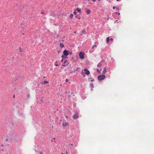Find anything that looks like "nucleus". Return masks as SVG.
<instances>
[{"instance_id": "37", "label": "nucleus", "mask_w": 154, "mask_h": 154, "mask_svg": "<svg viewBox=\"0 0 154 154\" xmlns=\"http://www.w3.org/2000/svg\"><path fill=\"white\" fill-rule=\"evenodd\" d=\"M72 54V52H71V53H69V54Z\"/></svg>"}, {"instance_id": "41", "label": "nucleus", "mask_w": 154, "mask_h": 154, "mask_svg": "<svg viewBox=\"0 0 154 154\" xmlns=\"http://www.w3.org/2000/svg\"><path fill=\"white\" fill-rule=\"evenodd\" d=\"M42 103V102H39V103H40V104H41V103Z\"/></svg>"}, {"instance_id": "45", "label": "nucleus", "mask_w": 154, "mask_h": 154, "mask_svg": "<svg viewBox=\"0 0 154 154\" xmlns=\"http://www.w3.org/2000/svg\"><path fill=\"white\" fill-rule=\"evenodd\" d=\"M80 17H79V18H78V19H80Z\"/></svg>"}, {"instance_id": "39", "label": "nucleus", "mask_w": 154, "mask_h": 154, "mask_svg": "<svg viewBox=\"0 0 154 154\" xmlns=\"http://www.w3.org/2000/svg\"><path fill=\"white\" fill-rule=\"evenodd\" d=\"M96 1V0H93V2H95V1Z\"/></svg>"}, {"instance_id": "32", "label": "nucleus", "mask_w": 154, "mask_h": 154, "mask_svg": "<svg viewBox=\"0 0 154 154\" xmlns=\"http://www.w3.org/2000/svg\"><path fill=\"white\" fill-rule=\"evenodd\" d=\"M65 117L66 119H68V116H65Z\"/></svg>"}, {"instance_id": "5", "label": "nucleus", "mask_w": 154, "mask_h": 154, "mask_svg": "<svg viewBox=\"0 0 154 154\" xmlns=\"http://www.w3.org/2000/svg\"><path fill=\"white\" fill-rule=\"evenodd\" d=\"M63 54L64 55H65L66 56L68 55V51H67L66 50H65L63 51Z\"/></svg>"}, {"instance_id": "49", "label": "nucleus", "mask_w": 154, "mask_h": 154, "mask_svg": "<svg viewBox=\"0 0 154 154\" xmlns=\"http://www.w3.org/2000/svg\"><path fill=\"white\" fill-rule=\"evenodd\" d=\"M87 1H88L89 2L90 1V0H87Z\"/></svg>"}, {"instance_id": "1", "label": "nucleus", "mask_w": 154, "mask_h": 154, "mask_svg": "<svg viewBox=\"0 0 154 154\" xmlns=\"http://www.w3.org/2000/svg\"><path fill=\"white\" fill-rule=\"evenodd\" d=\"M13 138V135H9L7 138H3L0 140V146L3 147L2 149H0V150L4 151L11 142Z\"/></svg>"}, {"instance_id": "7", "label": "nucleus", "mask_w": 154, "mask_h": 154, "mask_svg": "<svg viewBox=\"0 0 154 154\" xmlns=\"http://www.w3.org/2000/svg\"><path fill=\"white\" fill-rule=\"evenodd\" d=\"M69 123L68 122H66L65 123H63L62 124V125L64 127H65L66 126H69Z\"/></svg>"}, {"instance_id": "36", "label": "nucleus", "mask_w": 154, "mask_h": 154, "mask_svg": "<svg viewBox=\"0 0 154 154\" xmlns=\"http://www.w3.org/2000/svg\"><path fill=\"white\" fill-rule=\"evenodd\" d=\"M63 59H62L61 60V62H62L63 61Z\"/></svg>"}, {"instance_id": "15", "label": "nucleus", "mask_w": 154, "mask_h": 154, "mask_svg": "<svg viewBox=\"0 0 154 154\" xmlns=\"http://www.w3.org/2000/svg\"><path fill=\"white\" fill-rule=\"evenodd\" d=\"M110 40L109 38V37H107L106 38V42L108 43L109 42V41Z\"/></svg>"}, {"instance_id": "51", "label": "nucleus", "mask_w": 154, "mask_h": 154, "mask_svg": "<svg viewBox=\"0 0 154 154\" xmlns=\"http://www.w3.org/2000/svg\"><path fill=\"white\" fill-rule=\"evenodd\" d=\"M76 32L75 31V32H74V33H75Z\"/></svg>"}, {"instance_id": "52", "label": "nucleus", "mask_w": 154, "mask_h": 154, "mask_svg": "<svg viewBox=\"0 0 154 154\" xmlns=\"http://www.w3.org/2000/svg\"><path fill=\"white\" fill-rule=\"evenodd\" d=\"M43 78H45V76H44V77H43Z\"/></svg>"}, {"instance_id": "30", "label": "nucleus", "mask_w": 154, "mask_h": 154, "mask_svg": "<svg viewBox=\"0 0 154 154\" xmlns=\"http://www.w3.org/2000/svg\"><path fill=\"white\" fill-rule=\"evenodd\" d=\"M41 14H44V12H43V11H42L41 12Z\"/></svg>"}, {"instance_id": "11", "label": "nucleus", "mask_w": 154, "mask_h": 154, "mask_svg": "<svg viewBox=\"0 0 154 154\" xmlns=\"http://www.w3.org/2000/svg\"><path fill=\"white\" fill-rule=\"evenodd\" d=\"M91 12V11L89 9H88L86 11V13L87 14H89Z\"/></svg>"}, {"instance_id": "35", "label": "nucleus", "mask_w": 154, "mask_h": 154, "mask_svg": "<svg viewBox=\"0 0 154 154\" xmlns=\"http://www.w3.org/2000/svg\"><path fill=\"white\" fill-rule=\"evenodd\" d=\"M17 79L16 78H15V79H14V80H15V81H16L17 80Z\"/></svg>"}, {"instance_id": "12", "label": "nucleus", "mask_w": 154, "mask_h": 154, "mask_svg": "<svg viewBox=\"0 0 154 154\" xmlns=\"http://www.w3.org/2000/svg\"><path fill=\"white\" fill-rule=\"evenodd\" d=\"M60 47H61L62 48L64 46L63 44L61 43L60 44Z\"/></svg>"}, {"instance_id": "26", "label": "nucleus", "mask_w": 154, "mask_h": 154, "mask_svg": "<svg viewBox=\"0 0 154 154\" xmlns=\"http://www.w3.org/2000/svg\"><path fill=\"white\" fill-rule=\"evenodd\" d=\"M110 40L112 42L113 41V39L112 38H111L110 39Z\"/></svg>"}, {"instance_id": "23", "label": "nucleus", "mask_w": 154, "mask_h": 154, "mask_svg": "<svg viewBox=\"0 0 154 154\" xmlns=\"http://www.w3.org/2000/svg\"><path fill=\"white\" fill-rule=\"evenodd\" d=\"M80 68L78 67L76 68V69L75 70H74L73 71L74 72H75L76 70H78Z\"/></svg>"}, {"instance_id": "10", "label": "nucleus", "mask_w": 154, "mask_h": 154, "mask_svg": "<svg viewBox=\"0 0 154 154\" xmlns=\"http://www.w3.org/2000/svg\"><path fill=\"white\" fill-rule=\"evenodd\" d=\"M48 83H49L48 82L46 81H43V82L42 83V84L45 85V84Z\"/></svg>"}, {"instance_id": "28", "label": "nucleus", "mask_w": 154, "mask_h": 154, "mask_svg": "<svg viewBox=\"0 0 154 154\" xmlns=\"http://www.w3.org/2000/svg\"><path fill=\"white\" fill-rule=\"evenodd\" d=\"M68 79H66V80H65V82H68Z\"/></svg>"}, {"instance_id": "8", "label": "nucleus", "mask_w": 154, "mask_h": 154, "mask_svg": "<svg viewBox=\"0 0 154 154\" xmlns=\"http://www.w3.org/2000/svg\"><path fill=\"white\" fill-rule=\"evenodd\" d=\"M89 86L90 88H91V90H92V89L94 88V85L92 83H91L90 84Z\"/></svg>"}, {"instance_id": "50", "label": "nucleus", "mask_w": 154, "mask_h": 154, "mask_svg": "<svg viewBox=\"0 0 154 154\" xmlns=\"http://www.w3.org/2000/svg\"><path fill=\"white\" fill-rule=\"evenodd\" d=\"M54 140H55V138H54V139H53Z\"/></svg>"}, {"instance_id": "47", "label": "nucleus", "mask_w": 154, "mask_h": 154, "mask_svg": "<svg viewBox=\"0 0 154 154\" xmlns=\"http://www.w3.org/2000/svg\"><path fill=\"white\" fill-rule=\"evenodd\" d=\"M73 145V144H71V145L72 146V145Z\"/></svg>"}, {"instance_id": "3", "label": "nucleus", "mask_w": 154, "mask_h": 154, "mask_svg": "<svg viewBox=\"0 0 154 154\" xmlns=\"http://www.w3.org/2000/svg\"><path fill=\"white\" fill-rule=\"evenodd\" d=\"M84 53L82 52H80L79 53V56L80 58L83 59L84 58Z\"/></svg>"}, {"instance_id": "6", "label": "nucleus", "mask_w": 154, "mask_h": 154, "mask_svg": "<svg viewBox=\"0 0 154 154\" xmlns=\"http://www.w3.org/2000/svg\"><path fill=\"white\" fill-rule=\"evenodd\" d=\"M79 117L78 114L77 113L73 116V118L74 119H75Z\"/></svg>"}, {"instance_id": "21", "label": "nucleus", "mask_w": 154, "mask_h": 154, "mask_svg": "<svg viewBox=\"0 0 154 154\" xmlns=\"http://www.w3.org/2000/svg\"><path fill=\"white\" fill-rule=\"evenodd\" d=\"M82 75H83L84 76V77L85 76V75L84 74V72L83 71H82Z\"/></svg>"}, {"instance_id": "22", "label": "nucleus", "mask_w": 154, "mask_h": 154, "mask_svg": "<svg viewBox=\"0 0 154 154\" xmlns=\"http://www.w3.org/2000/svg\"><path fill=\"white\" fill-rule=\"evenodd\" d=\"M82 75H83L84 76V77L85 76V75L84 74V72L83 71H82Z\"/></svg>"}, {"instance_id": "33", "label": "nucleus", "mask_w": 154, "mask_h": 154, "mask_svg": "<svg viewBox=\"0 0 154 154\" xmlns=\"http://www.w3.org/2000/svg\"><path fill=\"white\" fill-rule=\"evenodd\" d=\"M116 8V7L115 6H113L112 7V8L113 9H115Z\"/></svg>"}, {"instance_id": "24", "label": "nucleus", "mask_w": 154, "mask_h": 154, "mask_svg": "<svg viewBox=\"0 0 154 154\" xmlns=\"http://www.w3.org/2000/svg\"><path fill=\"white\" fill-rule=\"evenodd\" d=\"M58 64L57 63V62H56V63L55 64V66H58Z\"/></svg>"}, {"instance_id": "46", "label": "nucleus", "mask_w": 154, "mask_h": 154, "mask_svg": "<svg viewBox=\"0 0 154 154\" xmlns=\"http://www.w3.org/2000/svg\"><path fill=\"white\" fill-rule=\"evenodd\" d=\"M66 62V61H65V60L64 61V63H65Z\"/></svg>"}, {"instance_id": "54", "label": "nucleus", "mask_w": 154, "mask_h": 154, "mask_svg": "<svg viewBox=\"0 0 154 154\" xmlns=\"http://www.w3.org/2000/svg\"><path fill=\"white\" fill-rule=\"evenodd\" d=\"M61 154H63V153H62Z\"/></svg>"}, {"instance_id": "48", "label": "nucleus", "mask_w": 154, "mask_h": 154, "mask_svg": "<svg viewBox=\"0 0 154 154\" xmlns=\"http://www.w3.org/2000/svg\"><path fill=\"white\" fill-rule=\"evenodd\" d=\"M117 1H119V0H116Z\"/></svg>"}, {"instance_id": "34", "label": "nucleus", "mask_w": 154, "mask_h": 154, "mask_svg": "<svg viewBox=\"0 0 154 154\" xmlns=\"http://www.w3.org/2000/svg\"><path fill=\"white\" fill-rule=\"evenodd\" d=\"M94 81V79H92L91 80V82H93Z\"/></svg>"}, {"instance_id": "42", "label": "nucleus", "mask_w": 154, "mask_h": 154, "mask_svg": "<svg viewBox=\"0 0 154 154\" xmlns=\"http://www.w3.org/2000/svg\"><path fill=\"white\" fill-rule=\"evenodd\" d=\"M116 9H117V10H119V9H118V8H116Z\"/></svg>"}, {"instance_id": "17", "label": "nucleus", "mask_w": 154, "mask_h": 154, "mask_svg": "<svg viewBox=\"0 0 154 154\" xmlns=\"http://www.w3.org/2000/svg\"><path fill=\"white\" fill-rule=\"evenodd\" d=\"M73 17V15L72 14H70L69 16V18L72 19Z\"/></svg>"}, {"instance_id": "2", "label": "nucleus", "mask_w": 154, "mask_h": 154, "mask_svg": "<svg viewBox=\"0 0 154 154\" xmlns=\"http://www.w3.org/2000/svg\"><path fill=\"white\" fill-rule=\"evenodd\" d=\"M105 75H98L97 77V79L99 81H101L103 80L105 78Z\"/></svg>"}, {"instance_id": "40", "label": "nucleus", "mask_w": 154, "mask_h": 154, "mask_svg": "<svg viewBox=\"0 0 154 154\" xmlns=\"http://www.w3.org/2000/svg\"><path fill=\"white\" fill-rule=\"evenodd\" d=\"M62 66H65V65H63Z\"/></svg>"}, {"instance_id": "53", "label": "nucleus", "mask_w": 154, "mask_h": 154, "mask_svg": "<svg viewBox=\"0 0 154 154\" xmlns=\"http://www.w3.org/2000/svg\"><path fill=\"white\" fill-rule=\"evenodd\" d=\"M98 0L99 1H100V0Z\"/></svg>"}, {"instance_id": "25", "label": "nucleus", "mask_w": 154, "mask_h": 154, "mask_svg": "<svg viewBox=\"0 0 154 154\" xmlns=\"http://www.w3.org/2000/svg\"><path fill=\"white\" fill-rule=\"evenodd\" d=\"M19 49H20V52H21L22 51V49L21 48V47H20L19 48Z\"/></svg>"}, {"instance_id": "43", "label": "nucleus", "mask_w": 154, "mask_h": 154, "mask_svg": "<svg viewBox=\"0 0 154 154\" xmlns=\"http://www.w3.org/2000/svg\"><path fill=\"white\" fill-rule=\"evenodd\" d=\"M58 53H60V51H58Z\"/></svg>"}, {"instance_id": "9", "label": "nucleus", "mask_w": 154, "mask_h": 154, "mask_svg": "<svg viewBox=\"0 0 154 154\" xmlns=\"http://www.w3.org/2000/svg\"><path fill=\"white\" fill-rule=\"evenodd\" d=\"M106 67H104L103 68V71L102 72V74H105L106 72Z\"/></svg>"}, {"instance_id": "44", "label": "nucleus", "mask_w": 154, "mask_h": 154, "mask_svg": "<svg viewBox=\"0 0 154 154\" xmlns=\"http://www.w3.org/2000/svg\"><path fill=\"white\" fill-rule=\"evenodd\" d=\"M13 97L15 96V95H14H14H13Z\"/></svg>"}, {"instance_id": "4", "label": "nucleus", "mask_w": 154, "mask_h": 154, "mask_svg": "<svg viewBox=\"0 0 154 154\" xmlns=\"http://www.w3.org/2000/svg\"><path fill=\"white\" fill-rule=\"evenodd\" d=\"M85 71V74L86 75L89 74L90 73V72L89 70H88L86 68H85L84 70Z\"/></svg>"}, {"instance_id": "29", "label": "nucleus", "mask_w": 154, "mask_h": 154, "mask_svg": "<svg viewBox=\"0 0 154 154\" xmlns=\"http://www.w3.org/2000/svg\"><path fill=\"white\" fill-rule=\"evenodd\" d=\"M73 14H76V12L75 11H74V12H73Z\"/></svg>"}, {"instance_id": "14", "label": "nucleus", "mask_w": 154, "mask_h": 154, "mask_svg": "<svg viewBox=\"0 0 154 154\" xmlns=\"http://www.w3.org/2000/svg\"><path fill=\"white\" fill-rule=\"evenodd\" d=\"M61 57L62 58H64L65 59H66L67 58V57L65 55H64V54L63 55L61 56Z\"/></svg>"}, {"instance_id": "38", "label": "nucleus", "mask_w": 154, "mask_h": 154, "mask_svg": "<svg viewBox=\"0 0 154 154\" xmlns=\"http://www.w3.org/2000/svg\"><path fill=\"white\" fill-rule=\"evenodd\" d=\"M40 154H42V152H40Z\"/></svg>"}, {"instance_id": "20", "label": "nucleus", "mask_w": 154, "mask_h": 154, "mask_svg": "<svg viewBox=\"0 0 154 154\" xmlns=\"http://www.w3.org/2000/svg\"><path fill=\"white\" fill-rule=\"evenodd\" d=\"M82 33L85 34V30H83L82 31Z\"/></svg>"}, {"instance_id": "18", "label": "nucleus", "mask_w": 154, "mask_h": 154, "mask_svg": "<svg viewBox=\"0 0 154 154\" xmlns=\"http://www.w3.org/2000/svg\"><path fill=\"white\" fill-rule=\"evenodd\" d=\"M102 70L101 69H100V70H99V69H97V71L98 72H99V73H100V71Z\"/></svg>"}, {"instance_id": "19", "label": "nucleus", "mask_w": 154, "mask_h": 154, "mask_svg": "<svg viewBox=\"0 0 154 154\" xmlns=\"http://www.w3.org/2000/svg\"><path fill=\"white\" fill-rule=\"evenodd\" d=\"M97 47V45H94L92 46V49H94L95 47Z\"/></svg>"}, {"instance_id": "27", "label": "nucleus", "mask_w": 154, "mask_h": 154, "mask_svg": "<svg viewBox=\"0 0 154 154\" xmlns=\"http://www.w3.org/2000/svg\"><path fill=\"white\" fill-rule=\"evenodd\" d=\"M116 14H118L119 15L120 14V13H118V12H116Z\"/></svg>"}, {"instance_id": "13", "label": "nucleus", "mask_w": 154, "mask_h": 154, "mask_svg": "<svg viewBox=\"0 0 154 154\" xmlns=\"http://www.w3.org/2000/svg\"><path fill=\"white\" fill-rule=\"evenodd\" d=\"M76 10L78 11V12L79 13H80L81 12V9L79 8H77L76 9Z\"/></svg>"}, {"instance_id": "31", "label": "nucleus", "mask_w": 154, "mask_h": 154, "mask_svg": "<svg viewBox=\"0 0 154 154\" xmlns=\"http://www.w3.org/2000/svg\"><path fill=\"white\" fill-rule=\"evenodd\" d=\"M73 72H74L73 70V71L71 70V71H70V72L71 73H73Z\"/></svg>"}, {"instance_id": "16", "label": "nucleus", "mask_w": 154, "mask_h": 154, "mask_svg": "<svg viewBox=\"0 0 154 154\" xmlns=\"http://www.w3.org/2000/svg\"><path fill=\"white\" fill-rule=\"evenodd\" d=\"M101 64L100 63H99L97 65V66L98 67H100L101 66Z\"/></svg>"}]
</instances>
